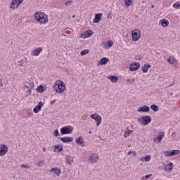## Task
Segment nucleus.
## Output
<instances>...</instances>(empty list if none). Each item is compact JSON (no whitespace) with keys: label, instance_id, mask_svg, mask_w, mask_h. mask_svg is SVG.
Here are the masks:
<instances>
[{"label":"nucleus","instance_id":"1","mask_svg":"<svg viewBox=\"0 0 180 180\" xmlns=\"http://www.w3.org/2000/svg\"><path fill=\"white\" fill-rule=\"evenodd\" d=\"M34 18L37 22H39V23H41V25H45V23L49 22V15L43 12L35 13Z\"/></svg>","mask_w":180,"mask_h":180},{"label":"nucleus","instance_id":"2","mask_svg":"<svg viewBox=\"0 0 180 180\" xmlns=\"http://www.w3.org/2000/svg\"><path fill=\"white\" fill-rule=\"evenodd\" d=\"M53 88L57 94H63V92L67 89L65 84H64L61 80H56Z\"/></svg>","mask_w":180,"mask_h":180},{"label":"nucleus","instance_id":"3","mask_svg":"<svg viewBox=\"0 0 180 180\" xmlns=\"http://www.w3.org/2000/svg\"><path fill=\"white\" fill-rule=\"evenodd\" d=\"M131 36L133 41H138L141 37V32L139 29H136L131 32Z\"/></svg>","mask_w":180,"mask_h":180},{"label":"nucleus","instance_id":"4","mask_svg":"<svg viewBox=\"0 0 180 180\" xmlns=\"http://www.w3.org/2000/svg\"><path fill=\"white\" fill-rule=\"evenodd\" d=\"M90 117L96 122V126H99L102 123V117L99 114H91Z\"/></svg>","mask_w":180,"mask_h":180},{"label":"nucleus","instance_id":"5","mask_svg":"<svg viewBox=\"0 0 180 180\" xmlns=\"http://www.w3.org/2000/svg\"><path fill=\"white\" fill-rule=\"evenodd\" d=\"M140 120L142 124H143L144 126H147V124H150V123H151V117L148 115H145L143 116Z\"/></svg>","mask_w":180,"mask_h":180},{"label":"nucleus","instance_id":"6","mask_svg":"<svg viewBox=\"0 0 180 180\" xmlns=\"http://www.w3.org/2000/svg\"><path fill=\"white\" fill-rule=\"evenodd\" d=\"M21 4H23V0H13L11 3L10 8L16 9V8H19V5Z\"/></svg>","mask_w":180,"mask_h":180},{"label":"nucleus","instance_id":"7","mask_svg":"<svg viewBox=\"0 0 180 180\" xmlns=\"http://www.w3.org/2000/svg\"><path fill=\"white\" fill-rule=\"evenodd\" d=\"M99 160V156L96 153H93L90 155L89 158V162L90 164H96V162H98Z\"/></svg>","mask_w":180,"mask_h":180},{"label":"nucleus","instance_id":"8","mask_svg":"<svg viewBox=\"0 0 180 180\" xmlns=\"http://www.w3.org/2000/svg\"><path fill=\"white\" fill-rule=\"evenodd\" d=\"M60 133L62 135L71 134L72 133V129L68 126L63 127L60 129Z\"/></svg>","mask_w":180,"mask_h":180},{"label":"nucleus","instance_id":"9","mask_svg":"<svg viewBox=\"0 0 180 180\" xmlns=\"http://www.w3.org/2000/svg\"><path fill=\"white\" fill-rule=\"evenodd\" d=\"M8 153V146L5 144L0 145V157H4Z\"/></svg>","mask_w":180,"mask_h":180},{"label":"nucleus","instance_id":"10","mask_svg":"<svg viewBox=\"0 0 180 180\" xmlns=\"http://www.w3.org/2000/svg\"><path fill=\"white\" fill-rule=\"evenodd\" d=\"M43 51V48L39 47L35 49L31 52V56H34V57H38V56H40V53Z\"/></svg>","mask_w":180,"mask_h":180},{"label":"nucleus","instance_id":"11","mask_svg":"<svg viewBox=\"0 0 180 180\" xmlns=\"http://www.w3.org/2000/svg\"><path fill=\"white\" fill-rule=\"evenodd\" d=\"M139 68H140V63L137 62L133 63L129 65V70L131 71H137Z\"/></svg>","mask_w":180,"mask_h":180},{"label":"nucleus","instance_id":"12","mask_svg":"<svg viewBox=\"0 0 180 180\" xmlns=\"http://www.w3.org/2000/svg\"><path fill=\"white\" fill-rule=\"evenodd\" d=\"M44 106V103L43 102L40 101L39 102L38 105L34 107L33 109L34 113H39L40 110H41V108Z\"/></svg>","mask_w":180,"mask_h":180},{"label":"nucleus","instance_id":"13","mask_svg":"<svg viewBox=\"0 0 180 180\" xmlns=\"http://www.w3.org/2000/svg\"><path fill=\"white\" fill-rule=\"evenodd\" d=\"M102 15H103L102 13H96L95 18L93 20V23H99V22L102 20Z\"/></svg>","mask_w":180,"mask_h":180},{"label":"nucleus","instance_id":"14","mask_svg":"<svg viewBox=\"0 0 180 180\" xmlns=\"http://www.w3.org/2000/svg\"><path fill=\"white\" fill-rule=\"evenodd\" d=\"M138 112L139 113L141 112H144L145 113H147V112H150V107H148L147 105H143V106L140 107L139 108H138Z\"/></svg>","mask_w":180,"mask_h":180},{"label":"nucleus","instance_id":"15","mask_svg":"<svg viewBox=\"0 0 180 180\" xmlns=\"http://www.w3.org/2000/svg\"><path fill=\"white\" fill-rule=\"evenodd\" d=\"M60 140L63 141V143H72L74 139L70 136H65L60 138Z\"/></svg>","mask_w":180,"mask_h":180},{"label":"nucleus","instance_id":"16","mask_svg":"<svg viewBox=\"0 0 180 180\" xmlns=\"http://www.w3.org/2000/svg\"><path fill=\"white\" fill-rule=\"evenodd\" d=\"M75 141L77 146H81L82 147L85 146L84 143V138H82V136H79L77 139H76Z\"/></svg>","mask_w":180,"mask_h":180},{"label":"nucleus","instance_id":"17","mask_svg":"<svg viewBox=\"0 0 180 180\" xmlns=\"http://www.w3.org/2000/svg\"><path fill=\"white\" fill-rule=\"evenodd\" d=\"M49 172H54L58 176H60L61 175V169L57 168V167H52L51 170H49Z\"/></svg>","mask_w":180,"mask_h":180},{"label":"nucleus","instance_id":"18","mask_svg":"<svg viewBox=\"0 0 180 180\" xmlns=\"http://www.w3.org/2000/svg\"><path fill=\"white\" fill-rule=\"evenodd\" d=\"M63 145H56L54 146L53 151H54V153H61V151H63Z\"/></svg>","mask_w":180,"mask_h":180},{"label":"nucleus","instance_id":"19","mask_svg":"<svg viewBox=\"0 0 180 180\" xmlns=\"http://www.w3.org/2000/svg\"><path fill=\"white\" fill-rule=\"evenodd\" d=\"M65 160H66V164H69L70 165H71V164L74 162V157L71 155L66 156Z\"/></svg>","mask_w":180,"mask_h":180},{"label":"nucleus","instance_id":"20","mask_svg":"<svg viewBox=\"0 0 180 180\" xmlns=\"http://www.w3.org/2000/svg\"><path fill=\"white\" fill-rule=\"evenodd\" d=\"M160 23L162 25V27H167L168 25H169V21H168V20L162 19Z\"/></svg>","mask_w":180,"mask_h":180},{"label":"nucleus","instance_id":"21","mask_svg":"<svg viewBox=\"0 0 180 180\" xmlns=\"http://www.w3.org/2000/svg\"><path fill=\"white\" fill-rule=\"evenodd\" d=\"M108 61H109V58H102L99 63L101 65H106L108 64Z\"/></svg>","mask_w":180,"mask_h":180},{"label":"nucleus","instance_id":"22","mask_svg":"<svg viewBox=\"0 0 180 180\" xmlns=\"http://www.w3.org/2000/svg\"><path fill=\"white\" fill-rule=\"evenodd\" d=\"M165 134L164 132H160L157 139H154V141H157L158 140L159 143H161V140L164 139Z\"/></svg>","mask_w":180,"mask_h":180},{"label":"nucleus","instance_id":"23","mask_svg":"<svg viewBox=\"0 0 180 180\" xmlns=\"http://www.w3.org/2000/svg\"><path fill=\"white\" fill-rule=\"evenodd\" d=\"M108 78L111 82H117V81H119V77L117 76H110L108 77Z\"/></svg>","mask_w":180,"mask_h":180},{"label":"nucleus","instance_id":"24","mask_svg":"<svg viewBox=\"0 0 180 180\" xmlns=\"http://www.w3.org/2000/svg\"><path fill=\"white\" fill-rule=\"evenodd\" d=\"M165 171H171L174 169V164L172 162H169L167 166L165 167Z\"/></svg>","mask_w":180,"mask_h":180},{"label":"nucleus","instance_id":"25","mask_svg":"<svg viewBox=\"0 0 180 180\" xmlns=\"http://www.w3.org/2000/svg\"><path fill=\"white\" fill-rule=\"evenodd\" d=\"M148 68H151V65H150V64H145V65L142 67V71H143V72H147V71H148Z\"/></svg>","mask_w":180,"mask_h":180},{"label":"nucleus","instance_id":"26","mask_svg":"<svg viewBox=\"0 0 180 180\" xmlns=\"http://www.w3.org/2000/svg\"><path fill=\"white\" fill-rule=\"evenodd\" d=\"M124 5L127 6V8H129L133 5V0H124Z\"/></svg>","mask_w":180,"mask_h":180},{"label":"nucleus","instance_id":"27","mask_svg":"<svg viewBox=\"0 0 180 180\" xmlns=\"http://www.w3.org/2000/svg\"><path fill=\"white\" fill-rule=\"evenodd\" d=\"M92 34H94V32H92L91 30L86 31L84 32V37H86V38L91 37V36H92Z\"/></svg>","mask_w":180,"mask_h":180},{"label":"nucleus","instance_id":"28","mask_svg":"<svg viewBox=\"0 0 180 180\" xmlns=\"http://www.w3.org/2000/svg\"><path fill=\"white\" fill-rule=\"evenodd\" d=\"M133 134V130L127 129V131H124V137L126 139V138L129 137L130 136V134Z\"/></svg>","mask_w":180,"mask_h":180},{"label":"nucleus","instance_id":"29","mask_svg":"<svg viewBox=\"0 0 180 180\" xmlns=\"http://www.w3.org/2000/svg\"><path fill=\"white\" fill-rule=\"evenodd\" d=\"M37 92H39V94H43L44 92V86L40 85L37 88Z\"/></svg>","mask_w":180,"mask_h":180},{"label":"nucleus","instance_id":"30","mask_svg":"<svg viewBox=\"0 0 180 180\" xmlns=\"http://www.w3.org/2000/svg\"><path fill=\"white\" fill-rule=\"evenodd\" d=\"M150 109L153 112H158V106H157V105L155 104H153L152 105H150Z\"/></svg>","mask_w":180,"mask_h":180},{"label":"nucleus","instance_id":"31","mask_svg":"<svg viewBox=\"0 0 180 180\" xmlns=\"http://www.w3.org/2000/svg\"><path fill=\"white\" fill-rule=\"evenodd\" d=\"M179 153V150H172V153H170L172 157H174V155H178Z\"/></svg>","mask_w":180,"mask_h":180},{"label":"nucleus","instance_id":"32","mask_svg":"<svg viewBox=\"0 0 180 180\" xmlns=\"http://www.w3.org/2000/svg\"><path fill=\"white\" fill-rule=\"evenodd\" d=\"M26 88H27L28 89H33V88H34V83L33 82H30L29 83V86H26Z\"/></svg>","mask_w":180,"mask_h":180},{"label":"nucleus","instance_id":"33","mask_svg":"<svg viewBox=\"0 0 180 180\" xmlns=\"http://www.w3.org/2000/svg\"><path fill=\"white\" fill-rule=\"evenodd\" d=\"M89 53V50L86 49V50H83L81 53H80V56H85L86 54Z\"/></svg>","mask_w":180,"mask_h":180},{"label":"nucleus","instance_id":"34","mask_svg":"<svg viewBox=\"0 0 180 180\" xmlns=\"http://www.w3.org/2000/svg\"><path fill=\"white\" fill-rule=\"evenodd\" d=\"M167 61L168 63H169V64H174V61H175V59L173 58V57H169L168 59H167Z\"/></svg>","mask_w":180,"mask_h":180},{"label":"nucleus","instance_id":"35","mask_svg":"<svg viewBox=\"0 0 180 180\" xmlns=\"http://www.w3.org/2000/svg\"><path fill=\"white\" fill-rule=\"evenodd\" d=\"M172 151L171 150H166L165 152V157H172V155H171Z\"/></svg>","mask_w":180,"mask_h":180},{"label":"nucleus","instance_id":"36","mask_svg":"<svg viewBox=\"0 0 180 180\" xmlns=\"http://www.w3.org/2000/svg\"><path fill=\"white\" fill-rule=\"evenodd\" d=\"M151 160V155H146L144 158V162H148V161H150Z\"/></svg>","mask_w":180,"mask_h":180},{"label":"nucleus","instance_id":"37","mask_svg":"<svg viewBox=\"0 0 180 180\" xmlns=\"http://www.w3.org/2000/svg\"><path fill=\"white\" fill-rule=\"evenodd\" d=\"M37 167H43L44 165V160H41L37 163Z\"/></svg>","mask_w":180,"mask_h":180},{"label":"nucleus","instance_id":"38","mask_svg":"<svg viewBox=\"0 0 180 180\" xmlns=\"http://www.w3.org/2000/svg\"><path fill=\"white\" fill-rule=\"evenodd\" d=\"M30 95H32V89H28V90L26 92V97L30 96Z\"/></svg>","mask_w":180,"mask_h":180},{"label":"nucleus","instance_id":"39","mask_svg":"<svg viewBox=\"0 0 180 180\" xmlns=\"http://www.w3.org/2000/svg\"><path fill=\"white\" fill-rule=\"evenodd\" d=\"M72 4V0H68L65 3V5H67L68 6H70V5H71Z\"/></svg>","mask_w":180,"mask_h":180},{"label":"nucleus","instance_id":"40","mask_svg":"<svg viewBox=\"0 0 180 180\" xmlns=\"http://www.w3.org/2000/svg\"><path fill=\"white\" fill-rule=\"evenodd\" d=\"M54 136H55V137H58V136H60V133L58 132V129H56L54 131Z\"/></svg>","mask_w":180,"mask_h":180},{"label":"nucleus","instance_id":"41","mask_svg":"<svg viewBox=\"0 0 180 180\" xmlns=\"http://www.w3.org/2000/svg\"><path fill=\"white\" fill-rule=\"evenodd\" d=\"M108 47L110 48L112 46H113V41L110 40L108 41Z\"/></svg>","mask_w":180,"mask_h":180},{"label":"nucleus","instance_id":"42","mask_svg":"<svg viewBox=\"0 0 180 180\" xmlns=\"http://www.w3.org/2000/svg\"><path fill=\"white\" fill-rule=\"evenodd\" d=\"M179 6H180V4H178V3H174V4H173V8H175L176 9L178 8H179Z\"/></svg>","mask_w":180,"mask_h":180},{"label":"nucleus","instance_id":"43","mask_svg":"<svg viewBox=\"0 0 180 180\" xmlns=\"http://www.w3.org/2000/svg\"><path fill=\"white\" fill-rule=\"evenodd\" d=\"M18 66L19 67H23V60H20L18 61Z\"/></svg>","mask_w":180,"mask_h":180},{"label":"nucleus","instance_id":"44","mask_svg":"<svg viewBox=\"0 0 180 180\" xmlns=\"http://www.w3.org/2000/svg\"><path fill=\"white\" fill-rule=\"evenodd\" d=\"M21 168H30V166L25 165H21Z\"/></svg>","mask_w":180,"mask_h":180},{"label":"nucleus","instance_id":"45","mask_svg":"<svg viewBox=\"0 0 180 180\" xmlns=\"http://www.w3.org/2000/svg\"><path fill=\"white\" fill-rule=\"evenodd\" d=\"M32 110H29L28 111H27V115H28V116H29V117H30L32 115Z\"/></svg>","mask_w":180,"mask_h":180},{"label":"nucleus","instance_id":"46","mask_svg":"<svg viewBox=\"0 0 180 180\" xmlns=\"http://www.w3.org/2000/svg\"><path fill=\"white\" fill-rule=\"evenodd\" d=\"M80 38L81 39H86V37H85V34H80Z\"/></svg>","mask_w":180,"mask_h":180},{"label":"nucleus","instance_id":"47","mask_svg":"<svg viewBox=\"0 0 180 180\" xmlns=\"http://www.w3.org/2000/svg\"><path fill=\"white\" fill-rule=\"evenodd\" d=\"M151 176V174H148L145 176V179H148Z\"/></svg>","mask_w":180,"mask_h":180},{"label":"nucleus","instance_id":"48","mask_svg":"<svg viewBox=\"0 0 180 180\" xmlns=\"http://www.w3.org/2000/svg\"><path fill=\"white\" fill-rule=\"evenodd\" d=\"M107 19H112V14H108L107 15Z\"/></svg>","mask_w":180,"mask_h":180},{"label":"nucleus","instance_id":"49","mask_svg":"<svg viewBox=\"0 0 180 180\" xmlns=\"http://www.w3.org/2000/svg\"><path fill=\"white\" fill-rule=\"evenodd\" d=\"M56 103V100H53L51 102V105H54Z\"/></svg>","mask_w":180,"mask_h":180},{"label":"nucleus","instance_id":"50","mask_svg":"<svg viewBox=\"0 0 180 180\" xmlns=\"http://www.w3.org/2000/svg\"><path fill=\"white\" fill-rule=\"evenodd\" d=\"M131 154H133V152L129 151L128 153H127V155H131Z\"/></svg>","mask_w":180,"mask_h":180},{"label":"nucleus","instance_id":"51","mask_svg":"<svg viewBox=\"0 0 180 180\" xmlns=\"http://www.w3.org/2000/svg\"><path fill=\"white\" fill-rule=\"evenodd\" d=\"M135 82V79H133L132 81L131 82V84H133V82Z\"/></svg>","mask_w":180,"mask_h":180},{"label":"nucleus","instance_id":"52","mask_svg":"<svg viewBox=\"0 0 180 180\" xmlns=\"http://www.w3.org/2000/svg\"><path fill=\"white\" fill-rule=\"evenodd\" d=\"M0 86H4V83L1 82Z\"/></svg>","mask_w":180,"mask_h":180},{"label":"nucleus","instance_id":"53","mask_svg":"<svg viewBox=\"0 0 180 180\" xmlns=\"http://www.w3.org/2000/svg\"><path fill=\"white\" fill-rule=\"evenodd\" d=\"M43 151L46 152V148H43Z\"/></svg>","mask_w":180,"mask_h":180},{"label":"nucleus","instance_id":"54","mask_svg":"<svg viewBox=\"0 0 180 180\" xmlns=\"http://www.w3.org/2000/svg\"><path fill=\"white\" fill-rule=\"evenodd\" d=\"M89 134H92V131H89Z\"/></svg>","mask_w":180,"mask_h":180},{"label":"nucleus","instance_id":"55","mask_svg":"<svg viewBox=\"0 0 180 180\" xmlns=\"http://www.w3.org/2000/svg\"><path fill=\"white\" fill-rule=\"evenodd\" d=\"M72 18H75V15H72Z\"/></svg>","mask_w":180,"mask_h":180},{"label":"nucleus","instance_id":"56","mask_svg":"<svg viewBox=\"0 0 180 180\" xmlns=\"http://www.w3.org/2000/svg\"><path fill=\"white\" fill-rule=\"evenodd\" d=\"M127 82H130V79H128Z\"/></svg>","mask_w":180,"mask_h":180},{"label":"nucleus","instance_id":"57","mask_svg":"<svg viewBox=\"0 0 180 180\" xmlns=\"http://www.w3.org/2000/svg\"><path fill=\"white\" fill-rule=\"evenodd\" d=\"M141 161H143V159H141Z\"/></svg>","mask_w":180,"mask_h":180},{"label":"nucleus","instance_id":"58","mask_svg":"<svg viewBox=\"0 0 180 180\" xmlns=\"http://www.w3.org/2000/svg\"><path fill=\"white\" fill-rule=\"evenodd\" d=\"M152 8H154V6H152Z\"/></svg>","mask_w":180,"mask_h":180}]
</instances>
